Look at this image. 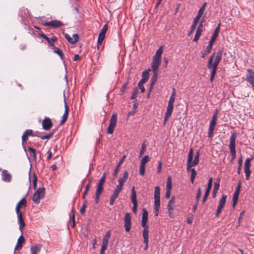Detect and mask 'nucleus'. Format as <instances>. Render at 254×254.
<instances>
[{"label":"nucleus","instance_id":"1","mask_svg":"<svg viewBox=\"0 0 254 254\" xmlns=\"http://www.w3.org/2000/svg\"><path fill=\"white\" fill-rule=\"evenodd\" d=\"M223 52H224L223 48L221 49L218 51V52L217 53V55L214 59V62L213 63V61L215 57L216 53H215V52L213 53L211 55V56L210 57V58L208 60L207 66L209 69L211 70V76H210V81L211 82H213V81L214 79L215 76L216 75L218 65L219 63L221 62V59H222V57L223 55Z\"/></svg>","mask_w":254,"mask_h":254},{"label":"nucleus","instance_id":"2","mask_svg":"<svg viewBox=\"0 0 254 254\" xmlns=\"http://www.w3.org/2000/svg\"><path fill=\"white\" fill-rule=\"evenodd\" d=\"M160 206V189L159 186L155 187L154 190V209L155 216H157Z\"/></svg>","mask_w":254,"mask_h":254},{"label":"nucleus","instance_id":"3","mask_svg":"<svg viewBox=\"0 0 254 254\" xmlns=\"http://www.w3.org/2000/svg\"><path fill=\"white\" fill-rule=\"evenodd\" d=\"M45 189L44 187L39 188L33 194L32 200L35 203H39L41 199L45 196Z\"/></svg>","mask_w":254,"mask_h":254},{"label":"nucleus","instance_id":"4","mask_svg":"<svg viewBox=\"0 0 254 254\" xmlns=\"http://www.w3.org/2000/svg\"><path fill=\"white\" fill-rule=\"evenodd\" d=\"M236 134L235 133H233L230 137V142L229 144V148L230 149V153L232 156L231 162H233L236 158V144L235 141L236 138Z\"/></svg>","mask_w":254,"mask_h":254},{"label":"nucleus","instance_id":"5","mask_svg":"<svg viewBox=\"0 0 254 254\" xmlns=\"http://www.w3.org/2000/svg\"><path fill=\"white\" fill-rule=\"evenodd\" d=\"M117 122V114L113 113L112 115L110 121V125L108 126L107 129V133L110 134H112L114 132V128L116 126Z\"/></svg>","mask_w":254,"mask_h":254},{"label":"nucleus","instance_id":"6","mask_svg":"<svg viewBox=\"0 0 254 254\" xmlns=\"http://www.w3.org/2000/svg\"><path fill=\"white\" fill-rule=\"evenodd\" d=\"M227 196L226 194L222 195L221 198L219 201V204L217 206L216 212L215 216L216 217H218L221 213L222 210L224 208L226 202V199H227Z\"/></svg>","mask_w":254,"mask_h":254},{"label":"nucleus","instance_id":"7","mask_svg":"<svg viewBox=\"0 0 254 254\" xmlns=\"http://www.w3.org/2000/svg\"><path fill=\"white\" fill-rule=\"evenodd\" d=\"M130 199L133 203L132 211L134 214L136 213L137 208V195L135 190L134 187H132L131 189V195Z\"/></svg>","mask_w":254,"mask_h":254},{"label":"nucleus","instance_id":"8","mask_svg":"<svg viewBox=\"0 0 254 254\" xmlns=\"http://www.w3.org/2000/svg\"><path fill=\"white\" fill-rule=\"evenodd\" d=\"M124 227L127 232L130 231L131 227V216L130 213H126L124 217Z\"/></svg>","mask_w":254,"mask_h":254},{"label":"nucleus","instance_id":"9","mask_svg":"<svg viewBox=\"0 0 254 254\" xmlns=\"http://www.w3.org/2000/svg\"><path fill=\"white\" fill-rule=\"evenodd\" d=\"M241 187V181H239L238 182L237 187L236 188V189L235 190V191L233 194V207L234 208L235 206L236 205L238 199H239V195L240 192V189Z\"/></svg>","mask_w":254,"mask_h":254},{"label":"nucleus","instance_id":"10","mask_svg":"<svg viewBox=\"0 0 254 254\" xmlns=\"http://www.w3.org/2000/svg\"><path fill=\"white\" fill-rule=\"evenodd\" d=\"M246 74V80L252 85L254 90V71L252 69H248Z\"/></svg>","mask_w":254,"mask_h":254},{"label":"nucleus","instance_id":"11","mask_svg":"<svg viewBox=\"0 0 254 254\" xmlns=\"http://www.w3.org/2000/svg\"><path fill=\"white\" fill-rule=\"evenodd\" d=\"M123 188L117 186L116 189L114 190L113 193L111 195L110 204L113 205L116 199L118 197L120 193L121 192Z\"/></svg>","mask_w":254,"mask_h":254},{"label":"nucleus","instance_id":"12","mask_svg":"<svg viewBox=\"0 0 254 254\" xmlns=\"http://www.w3.org/2000/svg\"><path fill=\"white\" fill-rule=\"evenodd\" d=\"M174 108V104L168 103L167 111L165 113L163 125L165 126L169 118L171 117Z\"/></svg>","mask_w":254,"mask_h":254},{"label":"nucleus","instance_id":"13","mask_svg":"<svg viewBox=\"0 0 254 254\" xmlns=\"http://www.w3.org/2000/svg\"><path fill=\"white\" fill-rule=\"evenodd\" d=\"M193 149L190 148L189 151L188 160H187V170L188 172L190 171L191 169V168L192 167L195 166L194 165H192V160L193 159Z\"/></svg>","mask_w":254,"mask_h":254},{"label":"nucleus","instance_id":"14","mask_svg":"<svg viewBox=\"0 0 254 254\" xmlns=\"http://www.w3.org/2000/svg\"><path fill=\"white\" fill-rule=\"evenodd\" d=\"M43 25L46 26H51L53 28H58L63 25V23L61 21L54 20L45 22L43 23Z\"/></svg>","mask_w":254,"mask_h":254},{"label":"nucleus","instance_id":"15","mask_svg":"<svg viewBox=\"0 0 254 254\" xmlns=\"http://www.w3.org/2000/svg\"><path fill=\"white\" fill-rule=\"evenodd\" d=\"M18 215V223L19 224V229L22 233L23 229L25 226V222L23 218L22 213L21 212H16Z\"/></svg>","mask_w":254,"mask_h":254},{"label":"nucleus","instance_id":"16","mask_svg":"<svg viewBox=\"0 0 254 254\" xmlns=\"http://www.w3.org/2000/svg\"><path fill=\"white\" fill-rule=\"evenodd\" d=\"M42 125L44 129L49 130L52 127L53 123L49 118H45L42 121Z\"/></svg>","mask_w":254,"mask_h":254},{"label":"nucleus","instance_id":"17","mask_svg":"<svg viewBox=\"0 0 254 254\" xmlns=\"http://www.w3.org/2000/svg\"><path fill=\"white\" fill-rule=\"evenodd\" d=\"M27 206V200L25 197L22 198L16 204L15 207L16 212H21L20 208H25Z\"/></svg>","mask_w":254,"mask_h":254},{"label":"nucleus","instance_id":"18","mask_svg":"<svg viewBox=\"0 0 254 254\" xmlns=\"http://www.w3.org/2000/svg\"><path fill=\"white\" fill-rule=\"evenodd\" d=\"M64 102L65 110H64V113L62 119L61 121L60 125H62L65 123V122H66V121L67 119V117H68V115L69 108H68V107L66 104V102L65 99L64 100Z\"/></svg>","mask_w":254,"mask_h":254},{"label":"nucleus","instance_id":"19","mask_svg":"<svg viewBox=\"0 0 254 254\" xmlns=\"http://www.w3.org/2000/svg\"><path fill=\"white\" fill-rule=\"evenodd\" d=\"M218 113V110H216L212 118V120L210 121L209 127H210V129H214L215 126L216 125V121H217V115Z\"/></svg>","mask_w":254,"mask_h":254},{"label":"nucleus","instance_id":"20","mask_svg":"<svg viewBox=\"0 0 254 254\" xmlns=\"http://www.w3.org/2000/svg\"><path fill=\"white\" fill-rule=\"evenodd\" d=\"M128 177V173L127 171H126L124 173L123 176L120 178L119 179V185L118 186L123 188L124 184L127 181Z\"/></svg>","mask_w":254,"mask_h":254},{"label":"nucleus","instance_id":"21","mask_svg":"<svg viewBox=\"0 0 254 254\" xmlns=\"http://www.w3.org/2000/svg\"><path fill=\"white\" fill-rule=\"evenodd\" d=\"M40 36L45 39L49 45L52 47L54 46L53 43L57 41V38L55 36H53L51 38H49L47 35L44 34H40Z\"/></svg>","mask_w":254,"mask_h":254},{"label":"nucleus","instance_id":"22","mask_svg":"<svg viewBox=\"0 0 254 254\" xmlns=\"http://www.w3.org/2000/svg\"><path fill=\"white\" fill-rule=\"evenodd\" d=\"M34 134V131L32 129H26L24 132L23 133L22 136V142H24L26 141L28 139V136H33Z\"/></svg>","mask_w":254,"mask_h":254},{"label":"nucleus","instance_id":"23","mask_svg":"<svg viewBox=\"0 0 254 254\" xmlns=\"http://www.w3.org/2000/svg\"><path fill=\"white\" fill-rule=\"evenodd\" d=\"M64 36H65V38L67 40V41L71 44H74L76 43L77 42V41L79 40V36L77 34H73L72 35V37L74 38V41H71V37H70V36L68 34H65L64 35Z\"/></svg>","mask_w":254,"mask_h":254},{"label":"nucleus","instance_id":"24","mask_svg":"<svg viewBox=\"0 0 254 254\" xmlns=\"http://www.w3.org/2000/svg\"><path fill=\"white\" fill-rule=\"evenodd\" d=\"M161 64V61L152 59L151 68L153 72H158L159 66Z\"/></svg>","mask_w":254,"mask_h":254},{"label":"nucleus","instance_id":"25","mask_svg":"<svg viewBox=\"0 0 254 254\" xmlns=\"http://www.w3.org/2000/svg\"><path fill=\"white\" fill-rule=\"evenodd\" d=\"M163 52V46H161L156 52L155 54L153 57V60L161 61V56Z\"/></svg>","mask_w":254,"mask_h":254},{"label":"nucleus","instance_id":"26","mask_svg":"<svg viewBox=\"0 0 254 254\" xmlns=\"http://www.w3.org/2000/svg\"><path fill=\"white\" fill-rule=\"evenodd\" d=\"M25 243V239L23 236V233L18 239L15 250H20L22 248V245Z\"/></svg>","mask_w":254,"mask_h":254},{"label":"nucleus","instance_id":"27","mask_svg":"<svg viewBox=\"0 0 254 254\" xmlns=\"http://www.w3.org/2000/svg\"><path fill=\"white\" fill-rule=\"evenodd\" d=\"M153 72V75H152V76L151 77V83H150V88H149L150 92L151 91V90L153 87V86L155 84L157 80V78H158V72Z\"/></svg>","mask_w":254,"mask_h":254},{"label":"nucleus","instance_id":"28","mask_svg":"<svg viewBox=\"0 0 254 254\" xmlns=\"http://www.w3.org/2000/svg\"><path fill=\"white\" fill-rule=\"evenodd\" d=\"M42 245L41 244L32 246L30 248L31 254H38L41 251Z\"/></svg>","mask_w":254,"mask_h":254},{"label":"nucleus","instance_id":"29","mask_svg":"<svg viewBox=\"0 0 254 254\" xmlns=\"http://www.w3.org/2000/svg\"><path fill=\"white\" fill-rule=\"evenodd\" d=\"M2 179L4 181L10 182L11 179V176L6 170H3L1 173Z\"/></svg>","mask_w":254,"mask_h":254},{"label":"nucleus","instance_id":"30","mask_svg":"<svg viewBox=\"0 0 254 254\" xmlns=\"http://www.w3.org/2000/svg\"><path fill=\"white\" fill-rule=\"evenodd\" d=\"M126 157V155H124L122 157V159L120 160V161L119 162V163L118 164V165H117L116 169H115L114 173H113V176H114V178H116L117 177L118 174L119 172L120 166L122 165V164L123 163V162L124 161Z\"/></svg>","mask_w":254,"mask_h":254},{"label":"nucleus","instance_id":"31","mask_svg":"<svg viewBox=\"0 0 254 254\" xmlns=\"http://www.w3.org/2000/svg\"><path fill=\"white\" fill-rule=\"evenodd\" d=\"M147 222H141V226L143 228V230L142 232V236H148L149 230L148 228L149 226L147 224Z\"/></svg>","mask_w":254,"mask_h":254},{"label":"nucleus","instance_id":"32","mask_svg":"<svg viewBox=\"0 0 254 254\" xmlns=\"http://www.w3.org/2000/svg\"><path fill=\"white\" fill-rule=\"evenodd\" d=\"M220 179H217V181L214 183V186L213 187V193H212V197L213 198L216 197V193H217L218 190H219V186H220Z\"/></svg>","mask_w":254,"mask_h":254},{"label":"nucleus","instance_id":"33","mask_svg":"<svg viewBox=\"0 0 254 254\" xmlns=\"http://www.w3.org/2000/svg\"><path fill=\"white\" fill-rule=\"evenodd\" d=\"M51 48L53 50L55 53L58 54L60 56V58L64 60V54L60 48L55 47L54 45Z\"/></svg>","mask_w":254,"mask_h":254},{"label":"nucleus","instance_id":"34","mask_svg":"<svg viewBox=\"0 0 254 254\" xmlns=\"http://www.w3.org/2000/svg\"><path fill=\"white\" fill-rule=\"evenodd\" d=\"M149 71H150V69H148L147 70L143 71L142 73V79L140 80H141V82H146L148 80L149 77Z\"/></svg>","mask_w":254,"mask_h":254},{"label":"nucleus","instance_id":"35","mask_svg":"<svg viewBox=\"0 0 254 254\" xmlns=\"http://www.w3.org/2000/svg\"><path fill=\"white\" fill-rule=\"evenodd\" d=\"M199 20L200 19H198L197 18L195 17L194 18L193 23L191 26L190 30L189 33V36L190 35L194 32Z\"/></svg>","mask_w":254,"mask_h":254},{"label":"nucleus","instance_id":"36","mask_svg":"<svg viewBox=\"0 0 254 254\" xmlns=\"http://www.w3.org/2000/svg\"><path fill=\"white\" fill-rule=\"evenodd\" d=\"M220 25L221 23H219L216 28L215 29V31L211 38V39L213 40L214 41L216 40L219 32H220Z\"/></svg>","mask_w":254,"mask_h":254},{"label":"nucleus","instance_id":"37","mask_svg":"<svg viewBox=\"0 0 254 254\" xmlns=\"http://www.w3.org/2000/svg\"><path fill=\"white\" fill-rule=\"evenodd\" d=\"M75 211L73 207L71 209V213L70 214V217L71 218V222H72L71 227L72 228H74L75 225Z\"/></svg>","mask_w":254,"mask_h":254},{"label":"nucleus","instance_id":"38","mask_svg":"<svg viewBox=\"0 0 254 254\" xmlns=\"http://www.w3.org/2000/svg\"><path fill=\"white\" fill-rule=\"evenodd\" d=\"M28 151L29 152L30 156L32 157L34 160H36V150L30 146L27 147Z\"/></svg>","mask_w":254,"mask_h":254},{"label":"nucleus","instance_id":"39","mask_svg":"<svg viewBox=\"0 0 254 254\" xmlns=\"http://www.w3.org/2000/svg\"><path fill=\"white\" fill-rule=\"evenodd\" d=\"M148 213L145 208L143 209V213L142 216L141 222H147Z\"/></svg>","mask_w":254,"mask_h":254},{"label":"nucleus","instance_id":"40","mask_svg":"<svg viewBox=\"0 0 254 254\" xmlns=\"http://www.w3.org/2000/svg\"><path fill=\"white\" fill-rule=\"evenodd\" d=\"M199 150H198L194 156V159L192 161V165L196 166L199 163Z\"/></svg>","mask_w":254,"mask_h":254},{"label":"nucleus","instance_id":"41","mask_svg":"<svg viewBox=\"0 0 254 254\" xmlns=\"http://www.w3.org/2000/svg\"><path fill=\"white\" fill-rule=\"evenodd\" d=\"M103 186L101 185H98L97 186V188L96 190L95 194H97V196L98 195H100L103 191Z\"/></svg>","mask_w":254,"mask_h":254},{"label":"nucleus","instance_id":"42","mask_svg":"<svg viewBox=\"0 0 254 254\" xmlns=\"http://www.w3.org/2000/svg\"><path fill=\"white\" fill-rule=\"evenodd\" d=\"M190 172H191L190 181L192 184H193L194 179L196 175V172L194 169H191L190 170Z\"/></svg>","mask_w":254,"mask_h":254},{"label":"nucleus","instance_id":"43","mask_svg":"<svg viewBox=\"0 0 254 254\" xmlns=\"http://www.w3.org/2000/svg\"><path fill=\"white\" fill-rule=\"evenodd\" d=\"M87 200H84L82 207L80 209V213L82 215L85 212L86 208L87 207Z\"/></svg>","mask_w":254,"mask_h":254},{"label":"nucleus","instance_id":"44","mask_svg":"<svg viewBox=\"0 0 254 254\" xmlns=\"http://www.w3.org/2000/svg\"><path fill=\"white\" fill-rule=\"evenodd\" d=\"M128 84V81H127L126 83H125L121 88V94L123 95L126 92V89H127V85Z\"/></svg>","mask_w":254,"mask_h":254},{"label":"nucleus","instance_id":"45","mask_svg":"<svg viewBox=\"0 0 254 254\" xmlns=\"http://www.w3.org/2000/svg\"><path fill=\"white\" fill-rule=\"evenodd\" d=\"M253 159V157L247 158L245 162L244 168H250L251 161Z\"/></svg>","mask_w":254,"mask_h":254},{"label":"nucleus","instance_id":"46","mask_svg":"<svg viewBox=\"0 0 254 254\" xmlns=\"http://www.w3.org/2000/svg\"><path fill=\"white\" fill-rule=\"evenodd\" d=\"M168 209V212L170 217L173 218L174 217L173 215V212L174 211V208L173 205H171L170 204L167 205Z\"/></svg>","mask_w":254,"mask_h":254},{"label":"nucleus","instance_id":"47","mask_svg":"<svg viewBox=\"0 0 254 254\" xmlns=\"http://www.w3.org/2000/svg\"><path fill=\"white\" fill-rule=\"evenodd\" d=\"M144 241L143 242L145 244V247L144 248V250L145 251L147 250L148 248V242H149V237L148 236H143Z\"/></svg>","mask_w":254,"mask_h":254},{"label":"nucleus","instance_id":"48","mask_svg":"<svg viewBox=\"0 0 254 254\" xmlns=\"http://www.w3.org/2000/svg\"><path fill=\"white\" fill-rule=\"evenodd\" d=\"M150 160V157L148 155H145L141 161L140 164L145 165V164Z\"/></svg>","mask_w":254,"mask_h":254},{"label":"nucleus","instance_id":"49","mask_svg":"<svg viewBox=\"0 0 254 254\" xmlns=\"http://www.w3.org/2000/svg\"><path fill=\"white\" fill-rule=\"evenodd\" d=\"M145 170V165L140 164L139 174L143 176L144 175Z\"/></svg>","mask_w":254,"mask_h":254},{"label":"nucleus","instance_id":"50","mask_svg":"<svg viewBox=\"0 0 254 254\" xmlns=\"http://www.w3.org/2000/svg\"><path fill=\"white\" fill-rule=\"evenodd\" d=\"M201 35V33L199 32V30H196L194 37L193 39V42H197L199 37Z\"/></svg>","mask_w":254,"mask_h":254},{"label":"nucleus","instance_id":"51","mask_svg":"<svg viewBox=\"0 0 254 254\" xmlns=\"http://www.w3.org/2000/svg\"><path fill=\"white\" fill-rule=\"evenodd\" d=\"M201 188H199L198 189L196 195V202H197V203H199V199L201 196Z\"/></svg>","mask_w":254,"mask_h":254},{"label":"nucleus","instance_id":"52","mask_svg":"<svg viewBox=\"0 0 254 254\" xmlns=\"http://www.w3.org/2000/svg\"><path fill=\"white\" fill-rule=\"evenodd\" d=\"M244 171L246 174V179L247 180H248L251 173L250 168H244Z\"/></svg>","mask_w":254,"mask_h":254},{"label":"nucleus","instance_id":"53","mask_svg":"<svg viewBox=\"0 0 254 254\" xmlns=\"http://www.w3.org/2000/svg\"><path fill=\"white\" fill-rule=\"evenodd\" d=\"M137 92H138L137 88H136V87L134 88L133 89L132 94L130 97V99L131 100L135 99L136 98Z\"/></svg>","mask_w":254,"mask_h":254},{"label":"nucleus","instance_id":"54","mask_svg":"<svg viewBox=\"0 0 254 254\" xmlns=\"http://www.w3.org/2000/svg\"><path fill=\"white\" fill-rule=\"evenodd\" d=\"M167 189L171 190L172 189V182L171 177H169L167 179V184H166Z\"/></svg>","mask_w":254,"mask_h":254},{"label":"nucleus","instance_id":"55","mask_svg":"<svg viewBox=\"0 0 254 254\" xmlns=\"http://www.w3.org/2000/svg\"><path fill=\"white\" fill-rule=\"evenodd\" d=\"M145 82H141V80H140L138 83V86L139 88L140 89L142 93H144L145 92V88L143 86V84Z\"/></svg>","mask_w":254,"mask_h":254},{"label":"nucleus","instance_id":"56","mask_svg":"<svg viewBox=\"0 0 254 254\" xmlns=\"http://www.w3.org/2000/svg\"><path fill=\"white\" fill-rule=\"evenodd\" d=\"M211 50V49H210L207 47L206 49L202 53L201 57L202 58H204L206 55H208L210 52Z\"/></svg>","mask_w":254,"mask_h":254},{"label":"nucleus","instance_id":"57","mask_svg":"<svg viewBox=\"0 0 254 254\" xmlns=\"http://www.w3.org/2000/svg\"><path fill=\"white\" fill-rule=\"evenodd\" d=\"M204 11V9L200 8L195 18H197L198 19H200V17L202 16V15Z\"/></svg>","mask_w":254,"mask_h":254},{"label":"nucleus","instance_id":"58","mask_svg":"<svg viewBox=\"0 0 254 254\" xmlns=\"http://www.w3.org/2000/svg\"><path fill=\"white\" fill-rule=\"evenodd\" d=\"M54 131H53L52 132H50L45 135H42L41 137V138L42 139H49L50 138L53 134L54 133Z\"/></svg>","mask_w":254,"mask_h":254},{"label":"nucleus","instance_id":"59","mask_svg":"<svg viewBox=\"0 0 254 254\" xmlns=\"http://www.w3.org/2000/svg\"><path fill=\"white\" fill-rule=\"evenodd\" d=\"M145 148H146V144L144 143H143L142 144L141 149L140 151V156H142L144 154Z\"/></svg>","mask_w":254,"mask_h":254},{"label":"nucleus","instance_id":"60","mask_svg":"<svg viewBox=\"0 0 254 254\" xmlns=\"http://www.w3.org/2000/svg\"><path fill=\"white\" fill-rule=\"evenodd\" d=\"M107 30H108V25H107V24H105L104 25V26L103 27V28H102L100 32L102 33H104L105 34Z\"/></svg>","mask_w":254,"mask_h":254},{"label":"nucleus","instance_id":"61","mask_svg":"<svg viewBox=\"0 0 254 254\" xmlns=\"http://www.w3.org/2000/svg\"><path fill=\"white\" fill-rule=\"evenodd\" d=\"M33 186L34 189L36 188L37 187V177L35 175L34 176V178L33 179Z\"/></svg>","mask_w":254,"mask_h":254},{"label":"nucleus","instance_id":"62","mask_svg":"<svg viewBox=\"0 0 254 254\" xmlns=\"http://www.w3.org/2000/svg\"><path fill=\"white\" fill-rule=\"evenodd\" d=\"M209 193H206V192H205V193H204V195L203 196V199H202V203L203 204L205 203L207 199V197L209 195Z\"/></svg>","mask_w":254,"mask_h":254},{"label":"nucleus","instance_id":"63","mask_svg":"<svg viewBox=\"0 0 254 254\" xmlns=\"http://www.w3.org/2000/svg\"><path fill=\"white\" fill-rule=\"evenodd\" d=\"M107 247L108 246L102 245L100 254H104L105 250L107 249Z\"/></svg>","mask_w":254,"mask_h":254},{"label":"nucleus","instance_id":"64","mask_svg":"<svg viewBox=\"0 0 254 254\" xmlns=\"http://www.w3.org/2000/svg\"><path fill=\"white\" fill-rule=\"evenodd\" d=\"M175 202V197L174 196H172L171 199L169 200L168 204L173 205Z\"/></svg>","mask_w":254,"mask_h":254}]
</instances>
